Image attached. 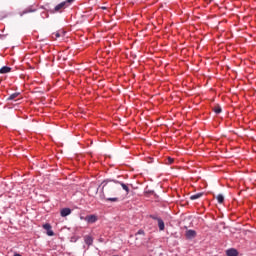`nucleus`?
Wrapping results in <instances>:
<instances>
[{
	"instance_id": "6",
	"label": "nucleus",
	"mask_w": 256,
	"mask_h": 256,
	"mask_svg": "<svg viewBox=\"0 0 256 256\" xmlns=\"http://www.w3.org/2000/svg\"><path fill=\"white\" fill-rule=\"evenodd\" d=\"M61 217H67L71 215V209L70 208H64L60 211Z\"/></svg>"
},
{
	"instance_id": "21",
	"label": "nucleus",
	"mask_w": 256,
	"mask_h": 256,
	"mask_svg": "<svg viewBox=\"0 0 256 256\" xmlns=\"http://www.w3.org/2000/svg\"><path fill=\"white\" fill-rule=\"evenodd\" d=\"M136 235H143V237H145V231L143 229H140Z\"/></svg>"
},
{
	"instance_id": "20",
	"label": "nucleus",
	"mask_w": 256,
	"mask_h": 256,
	"mask_svg": "<svg viewBox=\"0 0 256 256\" xmlns=\"http://www.w3.org/2000/svg\"><path fill=\"white\" fill-rule=\"evenodd\" d=\"M47 235L49 236V237H53V235H55V232H53V230H47Z\"/></svg>"
},
{
	"instance_id": "13",
	"label": "nucleus",
	"mask_w": 256,
	"mask_h": 256,
	"mask_svg": "<svg viewBox=\"0 0 256 256\" xmlns=\"http://www.w3.org/2000/svg\"><path fill=\"white\" fill-rule=\"evenodd\" d=\"M201 197H203V193H197V194L190 196V199H191V201H195L197 199H201Z\"/></svg>"
},
{
	"instance_id": "4",
	"label": "nucleus",
	"mask_w": 256,
	"mask_h": 256,
	"mask_svg": "<svg viewBox=\"0 0 256 256\" xmlns=\"http://www.w3.org/2000/svg\"><path fill=\"white\" fill-rule=\"evenodd\" d=\"M88 192H89V195L93 197V195H97V193H99V187L90 186V188L88 189Z\"/></svg>"
},
{
	"instance_id": "1",
	"label": "nucleus",
	"mask_w": 256,
	"mask_h": 256,
	"mask_svg": "<svg viewBox=\"0 0 256 256\" xmlns=\"http://www.w3.org/2000/svg\"><path fill=\"white\" fill-rule=\"evenodd\" d=\"M103 189H106V193L107 195H119V193H121V189H119V187H117L115 184H105L103 186Z\"/></svg>"
},
{
	"instance_id": "5",
	"label": "nucleus",
	"mask_w": 256,
	"mask_h": 256,
	"mask_svg": "<svg viewBox=\"0 0 256 256\" xmlns=\"http://www.w3.org/2000/svg\"><path fill=\"white\" fill-rule=\"evenodd\" d=\"M227 256H239V252L235 248H230L226 251Z\"/></svg>"
},
{
	"instance_id": "12",
	"label": "nucleus",
	"mask_w": 256,
	"mask_h": 256,
	"mask_svg": "<svg viewBox=\"0 0 256 256\" xmlns=\"http://www.w3.org/2000/svg\"><path fill=\"white\" fill-rule=\"evenodd\" d=\"M158 227L160 231H165V222H163V219H158Z\"/></svg>"
},
{
	"instance_id": "24",
	"label": "nucleus",
	"mask_w": 256,
	"mask_h": 256,
	"mask_svg": "<svg viewBox=\"0 0 256 256\" xmlns=\"http://www.w3.org/2000/svg\"><path fill=\"white\" fill-rule=\"evenodd\" d=\"M168 161H169V163H173V159L172 158H168Z\"/></svg>"
},
{
	"instance_id": "7",
	"label": "nucleus",
	"mask_w": 256,
	"mask_h": 256,
	"mask_svg": "<svg viewBox=\"0 0 256 256\" xmlns=\"http://www.w3.org/2000/svg\"><path fill=\"white\" fill-rule=\"evenodd\" d=\"M197 236V232H195V230H188L187 232H186V237L188 238V239H193L194 237H196Z\"/></svg>"
},
{
	"instance_id": "2",
	"label": "nucleus",
	"mask_w": 256,
	"mask_h": 256,
	"mask_svg": "<svg viewBox=\"0 0 256 256\" xmlns=\"http://www.w3.org/2000/svg\"><path fill=\"white\" fill-rule=\"evenodd\" d=\"M66 5H67V2H62L58 5H56L54 10L52 11V13H61V11H63V9H65Z\"/></svg>"
},
{
	"instance_id": "10",
	"label": "nucleus",
	"mask_w": 256,
	"mask_h": 256,
	"mask_svg": "<svg viewBox=\"0 0 256 256\" xmlns=\"http://www.w3.org/2000/svg\"><path fill=\"white\" fill-rule=\"evenodd\" d=\"M84 242L86 243V245H89V246L93 245V237L86 235L84 237Z\"/></svg>"
},
{
	"instance_id": "18",
	"label": "nucleus",
	"mask_w": 256,
	"mask_h": 256,
	"mask_svg": "<svg viewBox=\"0 0 256 256\" xmlns=\"http://www.w3.org/2000/svg\"><path fill=\"white\" fill-rule=\"evenodd\" d=\"M24 14L27 13H35V9L27 8L26 10L23 11Z\"/></svg>"
},
{
	"instance_id": "8",
	"label": "nucleus",
	"mask_w": 256,
	"mask_h": 256,
	"mask_svg": "<svg viewBox=\"0 0 256 256\" xmlns=\"http://www.w3.org/2000/svg\"><path fill=\"white\" fill-rule=\"evenodd\" d=\"M85 221H87L88 223H95L97 221V216L95 215L86 216Z\"/></svg>"
},
{
	"instance_id": "9",
	"label": "nucleus",
	"mask_w": 256,
	"mask_h": 256,
	"mask_svg": "<svg viewBox=\"0 0 256 256\" xmlns=\"http://www.w3.org/2000/svg\"><path fill=\"white\" fill-rule=\"evenodd\" d=\"M5 73H11V67L3 66L2 68H0V74L5 75Z\"/></svg>"
},
{
	"instance_id": "22",
	"label": "nucleus",
	"mask_w": 256,
	"mask_h": 256,
	"mask_svg": "<svg viewBox=\"0 0 256 256\" xmlns=\"http://www.w3.org/2000/svg\"><path fill=\"white\" fill-rule=\"evenodd\" d=\"M150 218L154 219V221H159V219H161V218H159V217H157L155 215H150Z\"/></svg>"
},
{
	"instance_id": "16",
	"label": "nucleus",
	"mask_w": 256,
	"mask_h": 256,
	"mask_svg": "<svg viewBox=\"0 0 256 256\" xmlns=\"http://www.w3.org/2000/svg\"><path fill=\"white\" fill-rule=\"evenodd\" d=\"M218 203H223L225 201V197L223 196V194H219L217 197H216Z\"/></svg>"
},
{
	"instance_id": "3",
	"label": "nucleus",
	"mask_w": 256,
	"mask_h": 256,
	"mask_svg": "<svg viewBox=\"0 0 256 256\" xmlns=\"http://www.w3.org/2000/svg\"><path fill=\"white\" fill-rule=\"evenodd\" d=\"M61 37H65V31L60 30V31L52 33V39H54V41H57V39H59Z\"/></svg>"
},
{
	"instance_id": "15",
	"label": "nucleus",
	"mask_w": 256,
	"mask_h": 256,
	"mask_svg": "<svg viewBox=\"0 0 256 256\" xmlns=\"http://www.w3.org/2000/svg\"><path fill=\"white\" fill-rule=\"evenodd\" d=\"M214 113H216V115H219V113H221L223 110L221 109L220 105H216L213 108Z\"/></svg>"
},
{
	"instance_id": "17",
	"label": "nucleus",
	"mask_w": 256,
	"mask_h": 256,
	"mask_svg": "<svg viewBox=\"0 0 256 256\" xmlns=\"http://www.w3.org/2000/svg\"><path fill=\"white\" fill-rule=\"evenodd\" d=\"M106 201H111L112 203H117V201H119L118 197H109L106 198Z\"/></svg>"
},
{
	"instance_id": "11",
	"label": "nucleus",
	"mask_w": 256,
	"mask_h": 256,
	"mask_svg": "<svg viewBox=\"0 0 256 256\" xmlns=\"http://www.w3.org/2000/svg\"><path fill=\"white\" fill-rule=\"evenodd\" d=\"M114 183H118L119 185H121L122 189L126 192V194L128 195L129 193V186H127V184L123 183V182H119V181H114Z\"/></svg>"
},
{
	"instance_id": "23",
	"label": "nucleus",
	"mask_w": 256,
	"mask_h": 256,
	"mask_svg": "<svg viewBox=\"0 0 256 256\" xmlns=\"http://www.w3.org/2000/svg\"><path fill=\"white\" fill-rule=\"evenodd\" d=\"M75 0H66V3H73Z\"/></svg>"
},
{
	"instance_id": "14",
	"label": "nucleus",
	"mask_w": 256,
	"mask_h": 256,
	"mask_svg": "<svg viewBox=\"0 0 256 256\" xmlns=\"http://www.w3.org/2000/svg\"><path fill=\"white\" fill-rule=\"evenodd\" d=\"M20 95L19 92L11 94L8 98L7 101H13V99H17V97Z\"/></svg>"
},
{
	"instance_id": "19",
	"label": "nucleus",
	"mask_w": 256,
	"mask_h": 256,
	"mask_svg": "<svg viewBox=\"0 0 256 256\" xmlns=\"http://www.w3.org/2000/svg\"><path fill=\"white\" fill-rule=\"evenodd\" d=\"M43 229H45L46 231L51 230V224H49V223L44 224Z\"/></svg>"
}]
</instances>
